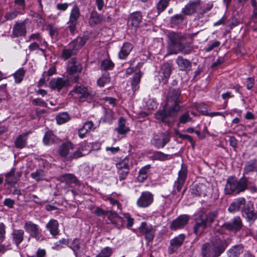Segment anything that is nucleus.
<instances>
[{
  "mask_svg": "<svg viewBox=\"0 0 257 257\" xmlns=\"http://www.w3.org/2000/svg\"><path fill=\"white\" fill-rule=\"evenodd\" d=\"M15 169L11 170L6 174V182L10 185H14L17 183V179L15 178Z\"/></svg>",
  "mask_w": 257,
  "mask_h": 257,
  "instance_id": "nucleus-52",
  "label": "nucleus"
},
{
  "mask_svg": "<svg viewBox=\"0 0 257 257\" xmlns=\"http://www.w3.org/2000/svg\"><path fill=\"white\" fill-rule=\"evenodd\" d=\"M242 214L248 221H254L257 218V214L253 211V204L250 201L245 203L242 209Z\"/></svg>",
  "mask_w": 257,
  "mask_h": 257,
  "instance_id": "nucleus-16",
  "label": "nucleus"
},
{
  "mask_svg": "<svg viewBox=\"0 0 257 257\" xmlns=\"http://www.w3.org/2000/svg\"><path fill=\"white\" fill-rule=\"evenodd\" d=\"M55 141V136L51 132H47L45 133L43 138V142L46 145L53 144Z\"/></svg>",
  "mask_w": 257,
  "mask_h": 257,
  "instance_id": "nucleus-54",
  "label": "nucleus"
},
{
  "mask_svg": "<svg viewBox=\"0 0 257 257\" xmlns=\"http://www.w3.org/2000/svg\"><path fill=\"white\" fill-rule=\"evenodd\" d=\"M104 21V18L102 15H99L96 11H93L91 12L88 20L89 25L93 27L101 24Z\"/></svg>",
  "mask_w": 257,
  "mask_h": 257,
  "instance_id": "nucleus-26",
  "label": "nucleus"
},
{
  "mask_svg": "<svg viewBox=\"0 0 257 257\" xmlns=\"http://www.w3.org/2000/svg\"><path fill=\"white\" fill-rule=\"evenodd\" d=\"M247 187V179L242 177L239 180L234 177L230 176L226 180L224 193L226 195L237 194L245 191Z\"/></svg>",
  "mask_w": 257,
  "mask_h": 257,
  "instance_id": "nucleus-2",
  "label": "nucleus"
},
{
  "mask_svg": "<svg viewBox=\"0 0 257 257\" xmlns=\"http://www.w3.org/2000/svg\"><path fill=\"white\" fill-rule=\"evenodd\" d=\"M31 177L37 181L42 180L45 176L44 171L43 170H37L31 174Z\"/></svg>",
  "mask_w": 257,
  "mask_h": 257,
  "instance_id": "nucleus-55",
  "label": "nucleus"
},
{
  "mask_svg": "<svg viewBox=\"0 0 257 257\" xmlns=\"http://www.w3.org/2000/svg\"><path fill=\"white\" fill-rule=\"evenodd\" d=\"M105 216H106L111 223L115 225L117 228H120L123 226V219L118 216L114 212L111 211H107Z\"/></svg>",
  "mask_w": 257,
  "mask_h": 257,
  "instance_id": "nucleus-25",
  "label": "nucleus"
},
{
  "mask_svg": "<svg viewBox=\"0 0 257 257\" xmlns=\"http://www.w3.org/2000/svg\"><path fill=\"white\" fill-rule=\"evenodd\" d=\"M42 44L37 42H33L29 46V50L30 52L38 50L40 49V47L44 46V45H42Z\"/></svg>",
  "mask_w": 257,
  "mask_h": 257,
  "instance_id": "nucleus-62",
  "label": "nucleus"
},
{
  "mask_svg": "<svg viewBox=\"0 0 257 257\" xmlns=\"http://www.w3.org/2000/svg\"><path fill=\"white\" fill-rule=\"evenodd\" d=\"M187 168L185 165H182L181 168L178 172L177 180L174 183V188L178 192H180L184 185L187 178Z\"/></svg>",
  "mask_w": 257,
  "mask_h": 257,
  "instance_id": "nucleus-15",
  "label": "nucleus"
},
{
  "mask_svg": "<svg viewBox=\"0 0 257 257\" xmlns=\"http://www.w3.org/2000/svg\"><path fill=\"white\" fill-rule=\"evenodd\" d=\"M176 62L181 71H189L192 67L191 61L183 58L182 56H178L176 59Z\"/></svg>",
  "mask_w": 257,
  "mask_h": 257,
  "instance_id": "nucleus-30",
  "label": "nucleus"
},
{
  "mask_svg": "<svg viewBox=\"0 0 257 257\" xmlns=\"http://www.w3.org/2000/svg\"><path fill=\"white\" fill-rule=\"evenodd\" d=\"M170 140L169 135H155L151 140V144L157 149L163 148Z\"/></svg>",
  "mask_w": 257,
  "mask_h": 257,
  "instance_id": "nucleus-19",
  "label": "nucleus"
},
{
  "mask_svg": "<svg viewBox=\"0 0 257 257\" xmlns=\"http://www.w3.org/2000/svg\"><path fill=\"white\" fill-rule=\"evenodd\" d=\"M217 216L216 211L210 212L206 214H200L195 219L193 232L197 235H201L204 230L211 225Z\"/></svg>",
  "mask_w": 257,
  "mask_h": 257,
  "instance_id": "nucleus-3",
  "label": "nucleus"
},
{
  "mask_svg": "<svg viewBox=\"0 0 257 257\" xmlns=\"http://www.w3.org/2000/svg\"><path fill=\"white\" fill-rule=\"evenodd\" d=\"M192 118L190 117L189 111H186L180 116L178 123L185 124L187 122L190 121Z\"/></svg>",
  "mask_w": 257,
  "mask_h": 257,
  "instance_id": "nucleus-57",
  "label": "nucleus"
},
{
  "mask_svg": "<svg viewBox=\"0 0 257 257\" xmlns=\"http://www.w3.org/2000/svg\"><path fill=\"white\" fill-rule=\"evenodd\" d=\"M227 244L218 236L211 240V244L205 243L201 247L202 257H218L225 250Z\"/></svg>",
  "mask_w": 257,
  "mask_h": 257,
  "instance_id": "nucleus-1",
  "label": "nucleus"
},
{
  "mask_svg": "<svg viewBox=\"0 0 257 257\" xmlns=\"http://www.w3.org/2000/svg\"><path fill=\"white\" fill-rule=\"evenodd\" d=\"M34 41L37 42V43H42V45H44V47L46 48L48 47V44L47 42L43 38L40 33H33L29 37V39L27 41Z\"/></svg>",
  "mask_w": 257,
  "mask_h": 257,
  "instance_id": "nucleus-39",
  "label": "nucleus"
},
{
  "mask_svg": "<svg viewBox=\"0 0 257 257\" xmlns=\"http://www.w3.org/2000/svg\"><path fill=\"white\" fill-rule=\"evenodd\" d=\"M24 231L23 229H14L11 233V237L13 243L18 246L24 240Z\"/></svg>",
  "mask_w": 257,
  "mask_h": 257,
  "instance_id": "nucleus-29",
  "label": "nucleus"
},
{
  "mask_svg": "<svg viewBox=\"0 0 257 257\" xmlns=\"http://www.w3.org/2000/svg\"><path fill=\"white\" fill-rule=\"evenodd\" d=\"M171 73L172 66L170 64L166 63L162 66L159 73L163 84L167 83Z\"/></svg>",
  "mask_w": 257,
  "mask_h": 257,
  "instance_id": "nucleus-23",
  "label": "nucleus"
},
{
  "mask_svg": "<svg viewBox=\"0 0 257 257\" xmlns=\"http://www.w3.org/2000/svg\"><path fill=\"white\" fill-rule=\"evenodd\" d=\"M115 130L120 135L125 134L130 131L129 128L125 126V120L123 117L119 118L118 126Z\"/></svg>",
  "mask_w": 257,
  "mask_h": 257,
  "instance_id": "nucleus-41",
  "label": "nucleus"
},
{
  "mask_svg": "<svg viewBox=\"0 0 257 257\" xmlns=\"http://www.w3.org/2000/svg\"><path fill=\"white\" fill-rule=\"evenodd\" d=\"M6 233V226L3 222L0 223V243H2L5 238Z\"/></svg>",
  "mask_w": 257,
  "mask_h": 257,
  "instance_id": "nucleus-60",
  "label": "nucleus"
},
{
  "mask_svg": "<svg viewBox=\"0 0 257 257\" xmlns=\"http://www.w3.org/2000/svg\"><path fill=\"white\" fill-rule=\"evenodd\" d=\"M70 247L73 250L75 257H81L86 252V246L84 243L77 238L74 239L71 242Z\"/></svg>",
  "mask_w": 257,
  "mask_h": 257,
  "instance_id": "nucleus-9",
  "label": "nucleus"
},
{
  "mask_svg": "<svg viewBox=\"0 0 257 257\" xmlns=\"http://www.w3.org/2000/svg\"><path fill=\"white\" fill-rule=\"evenodd\" d=\"M185 238L184 234H180L170 240L169 253L172 254L181 246Z\"/></svg>",
  "mask_w": 257,
  "mask_h": 257,
  "instance_id": "nucleus-21",
  "label": "nucleus"
},
{
  "mask_svg": "<svg viewBox=\"0 0 257 257\" xmlns=\"http://www.w3.org/2000/svg\"><path fill=\"white\" fill-rule=\"evenodd\" d=\"M87 145L86 146H87ZM85 146H81L77 150L75 151L72 154H70L68 156V160H72L73 159H77L78 158L83 156L84 155L82 154V151L84 150Z\"/></svg>",
  "mask_w": 257,
  "mask_h": 257,
  "instance_id": "nucleus-53",
  "label": "nucleus"
},
{
  "mask_svg": "<svg viewBox=\"0 0 257 257\" xmlns=\"http://www.w3.org/2000/svg\"><path fill=\"white\" fill-rule=\"evenodd\" d=\"M152 160H157L159 161H165L171 158V156L169 154H166L161 151H154L150 157Z\"/></svg>",
  "mask_w": 257,
  "mask_h": 257,
  "instance_id": "nucleus-37",
  "label": "nucleus"
},
{
  "mask_svg": "<svg viewBox=\"0 0 257 257\" xmlns=\"http://www.w3.org/2000/svg\"><path fill=\"white\" fill-rule=\"evenodd\" d=\"M133 46L130 43L123 44L118 53V58L120 59H125L132 50Z\"/></svg>",
  "mask_w": 257,
  "mask_h": 257,
  "instance_id": "nucleus-33",
  "label": "nucleus"
},
{
  "mask_svg": "<svg viewBox=\"0 0 257 257\" xmlns=\"http://www.w3.org/2000/svg\"><path fill=\"white\" fill-rule=\"evenodd\" d=\"M139 233L145 236V239L148 241H152L155 236V229L151 224H148L145 222L141 223L139 228Z\"/></svg>",
  "mask_w": 257,
  "mask_h": 257,
  "instance_id": "nucleus-8",
  "label": "nucleus"
},
{
  "mask_svg": "<svg viewBox=\"0 0 257 257\" xmlns=\"http://www.w3.org/2000/svg\"><path fill=\"white\" fill-rule=\"evenodd\" d=\"M110 81L109 73L108 72H104L101 76L97 81V85L100 87H103Z\"/></svg>",
  "mask_w": 257,
  "mask_h": 257,
  "instance_id": "nucleus-45",
  "label": "nucleus"
},
{
  "mask_svg": "<svg viewBox=\"0 0 257 257\" xmlns=\"http://www.w3.org/2000/svg\"><path fill=\"white\" fill-rule=\"evenodd\" d=\"M169 1L170 0H159L157 6L158 15L163 12L168 6Z\"/></svg>",
  "mask_w": 257,
  "mask_h": 257,
  "instance_id": "nucleus-56",
  "label": "nucleus"
},
{
  "mask_svg": "<svg viewBox=\"0 0 257 257\" xmlns=\"http://www.w3.org/2000/svg\"><path fill=\"white\" fill-rule=\"evenodd\" d=\"M22 14L20 8H15L11 11L7 12L4 16V18L7 21H12L16 19L19 14Z\"/></svg>",
  "mask_w": 257,
  "mask_h": 257,
  "instance_id": "nucleus-44",
  "label": "nucleus"
},
{
  "mask_svg": "<svg viewBox=\"0 0 257 257\" xmlns=\"http://www.w3.org/2000/svg\"><path fill=\"white\" fill-rule=\"evenodd\" d=\"M82 69V65L76 58H73L68 62L66 70L68 74L73 75L79 73L81 72Z\"/></svg>",
  "mask_w": 257,
  "mask_h": 257,
  "instance_id": "nucleus-20",
  "label": "nucleus"
},
{
  "mask_svg": "<svg viewBox=\"0 0 257 257\" xmlns=\"http://www.w3.org/2000/svg\"><path fill=\"white\" fill-rule=\"evenodd\" d=\"M251 6L253 8V18L257 22V1L256 0H251Z\"/></svg>",
  "mask_w": 257,
  "mask_h": 257,
  "instance_id": "nucleus-64",
  "label": "nucleus"
},
{
  "mask_svg": "<svg viewBox=\"0 0 257 257\" xmlns=\"http://www.w3.org/2000/svg\"><path fill=\"white\" fill-rule=\"evenodd\" d=\"M178 106H167L165 104L162 109L158 110L155 113V117L159 121L165 124H169L168 118L176 116L178 112Z\"/></svg>",
  "mask_w": 257,
  "mask_h": 257,
  "instance_id": "nucleus-5",
  "label": "nucleus"
},
{
  "mask_svg": "<svg viewBox=\"0 0 257 257\" xmlns=\"http://www.w3.org/2000/svg\"><path fill=\"white\" fill-rule=\"evenodd\" d=\"M182 102L181 97V91L179 88L169 89L167 96V106H178V112L180 111L182 106L180 103Z\"/></svg>",
  "mask_w": 257,
  "mask_h": 257,
  "instance_id": "nucleus-6",
  "label": "nucleus"
},
{
  "mask_svg": "<svg viewBox=\"0 0 257 257\" xmlns=\"http://www.w3.org/2000/svg\"><path fill=\"white\" fill-rule=\"evenodd\" d=\"M168 54H176L182 52L185 47L184 42L185 37L181 34L170 33L168 34Z\"/></svg>",
  "mask_w": 257,
  "mask_h": 257,
  "instance_id": "nucleus-4",
  "label": "nucleus"
},
{
  "mask_svg": "<svg viewBox=\"0 0 257 257\" xmlns=\"http://www.w3.org/2000/svg\"><path fill=\"white\" fill-rule=\"evenodd\" d=\"M189 219L190 217L188 215H181L173 220L170 224V228L174 230L181 229L188 223Z\"/></svg>",
  "mask_w": 257,
  "mask_h": 257,
  "instance_id": "nucleus-17",
  "label": "nucleus"
},
{
  "mask_svg": "<svg viewBox=\"0 0 257 257\" xmlns=\"http://www.w3.org/2000/svg\"><path fill=\"white\" fill-rule=\"evenodd\" d=\"M113 119V112L111 110L107 109L105 111L103 121L111 123Z\"/></svg>",
  "mask_w": 257,
  "mask_h": 257,
  "instance_id": "nucleus-59",
  "label": "nucleus"
},
{
  "mask_svg": "<svg viewBox=\"0 0 257 257\" xmlns=\"http://www.w3.org/2000/svg\"><path fill=\"white\" fill-rule=\"evenodd\" d=\"M59 223L57 220L52 219L46 224V228L52 236H56L59 233Z\"/></svg>",
  "mask_w": 257,
  "mask_h": 257,
  "instance_id": "nucleus-32",
  "label": "nucleus"
},
{
  "mask_svg": "<svg viewBox=\"0 0 257 257\" xmlns=\"http://www.w3.org/2000/svg\"><path fill=\"white\" fill-rule=\"evenodd\" d=\"M151 168V165H147L142 167L140 170L137 177L138 180L139 182H143L147 179L149 176V172Z\"/></svg>",
  "mask_w": 257,
  "mask_h": 257,
  "instance_id": "nucleus-38",
  "label": "nucleus"
},
{
  "mask_svg": "<svg viewBox=\"0 0 257 257\" xmlns=\"http://www.w3.org/2000/svg\"><path fill=\"white\" fill-rule=\"evenodd\" d=\"M80 17V12L79 8L76 5H74L70 14L69 21L67 22V28L69 30L71 34H74L76 29V26L78 24V20Z\"/></svg>",
  "mask_w": 257,
  "mask_h": 257,
  "instance_id": "nucleus-7",
  "label": "nucleus"
},
{
  "mask_svg": "<svg viewBox=\"0 0 257 257\" xmlns=\"http://www.w3.org/2000/svg\"><path fill=\"white\" fill-rule=\"evenodd\" d=\"M114 66V63L110 59H106L101 61L100 69L101 70L107 71L112 69Z\"/></svg>",
  "mask_w": 257,
  "mask_h": 257,
  "instance_id": "nucleus-50",
  "label": "nucleus"
},
{
  "mask_svg": "<svg viewBox=\"0 0 257 257\" xmlns=\"http://www.w3.org/2000/svg\"><path fill=\"white\" fill-rule=\"evenodd\" d=\"M112 253V249L109 247H105L101 250L96 257H110Z\"/></svg>",
  "mask_w": 257,
  "mask_h": 257,
  "instance_id": "nucleus-58",
  "label": "nucleus"
},
{
  "mask_svg": "<svg viewBox=\"0 0 257 257\" xmlns=\"http://www.w3.org/2000/svg\"><path fill=\"white\" fill-rule=\"evenodd\" d=\"M243 226L241 218L239 216H235L229 221L225 222L223 227L226 230L233 232H237Z\"/></svg>",
  "mask_w": 257,
  "mask_h": 257,
  "instance_id": "nucleus-11",
  "label": "nucleus"
},
{
  "mask_svg": "<svg viewBox=\"0 0 257 257\" xmlns=\"http://www.w3.org/2000/svg\"><path fill=\"white\" fill-rule=\"evenodd\" d=\"M56 119L57 123L61 124L67 122L70 119V117L67 112H64L57 115Z\"/></svg>",
  "mask_w": 257,
  "mask_h": 257,
  "instance_id": "nucleus-49",
  "label": "nucleus"
},
{
  "mask_svg": "<svg viewBox=\"0 0 257 257\" xmlns=\"http://www.w3.org/2000/svg\"><path fill=\"white\" fill-rule=\"evenodd\" d=\"M89 37L87 35H84L82 37H80V38H78L76 40H75L73 41L71 43V45H76L77 48H78V50L84 46L86 42L88 40Z\"/></svg>",
  "mask_w": 257,
  "mask_h": 257,
  "instance_id": "nucleus-47",
  "label": "nucleus"
},
{
  "mask_svg": "<svg viewBox=\"0 0 257 257\" xmlns=\"http://www.w3.org/2000/svg\"><path fill=\"white\" fill-rule=\"evenodd\" d=\"M74 145L71 142H66L62 144L59 149L58 153L59 156L62 158H66L69 156V153L73 150Z\"/></svg>",
  "mask_w": 257,
  "mask_h": 257,
  "instance_id": "nucleus-27",
  "label": "nucleus"
},
{
  "mask_svg": "<svg viewBox=\"0 0 257 257\" xmlns=\"http://www.w3.org/2000/svg\"><path fill=\"white\" fill-rule=\"evenodd\" d=\"M72 92L78 95L80 101L91 100L94 95L93 93L88 91L86 87L81 85L75 87Z\"/></svg>",
  "mask_w": 257,
  "mask_h": 257,
  "instance_id": "nucleus-10",
  "label": "nucleus"
},
{
  "mask_svg": "<svg viewBox=\"0 0 257 257\" xmlns=\"http://www.w3.org/2000/svg\"><path fill=\"white\" fill-rule=\"evenodd\" d=\"M60 180L61 182H66V183H75L77 184L78 182L76 177L72 174H65L60 177Z\"/></svg>",
  "mask_w": 257,
  "mask_h": 257,
  "instance_id": "nucleus-43",
  "label": "nucleus"
},
{
  "mask_svg": "<svg viewBox=\"0 0 257 257\" xmlns=\"http://www.w3.org/2000/svg\"><path fill=\"white\" fill-rule=\"evenodd\" d=\"M24 228L30 236L39 239L41 237V233L38 226L31 221L25 222Z\"/></svg>",
  "mask_w": 257,
  "mask_h": 257,
  "instance_id": "nucleus-13",
  "label": "nucleus"
},
{
  "mask_svg": "<svg viewBox=\"0 0 257 257\" xmlns=\"http://www.w3.org/2000/svg\"><path fill=\"white\" fill-rule=\"evenodd\" d=\"M243 246L242 244L235 245L232 246L227 251L228 257H239L243 251Z\"/></svg>",
  "mask_w": 257,
  "mask_h": 257,
  "instance_id": "nucleus-34",
  "label": "nucleus"
},
{
  "mask_svg": "<svg viewBox=\"0 0 257 257\" xmlns=\"http://www.w3.org/2000/svg\"><path fill=\"white\" fill-rule=\"evenodd\" d=\"M26 24V21L16 22L13 27L11 37L17 38L25 36L27 34Z\"/></svg>",
  "mask_w": 257,
  "mask_h": 257,
  "instance_id": "nucleus-12",
  "label": "nucleus"
},
{
  "mask_svg": "<svg viewBox=\"0 0 257 257\" xmlns=\"http://www.w3.org/2000/svg\"><path fill=\"white\" fill-rule=\"evenodd\" d=\"M257 171V161L250 160L244 167L243 175L248 174L251 172Z\"/></svg>",
  "mask_w": 257,
  "mask_h": 257,
  "instance_id": "nucleus-40",
  "label": "nucleus"
},
{
  "mask_svg": "<svg viewBox=\"0 0 257 257\" xmlns=\"http://www.w3.org/2000/svg\"><path fill=\"white\" fill-rule=\"evenodd\" d=\"M186 15L182 13V14H176L172 16L170 20L171 25L173 26H177L182 24Z\"/></svg>",
  "mask_w": 257,
  "mask_h": 257,
  "instance_id": "nucleus-42",
  "label": "nucleus"
},
{
  "mask_svg": "<svg viewBox=\"0 0 257 257\" xmlns=\"http://www.w3.org/2000/svg\"><path fill=\"white\" fill-rule=\"evenodd\" d=\"M68 81L60 77L54 78L51 79L49 82V87L53 90H57L59 91L63 87H64Z\"/></svg>",
  "mask_w": 257,
  "mask_h": 257,
  "instance_id": "nucleus-22",
  "label": "nucleus"
},
{
  "mask_svg": "<svg viewBox=\"0 0 257 257\" xmlns=\"http://www.w3.org/2000/svg\"><path fill=\"white\" fill-rule=\"evenodd\" d=\"M70 47L71 48L64 49L62 50L61 57L64 60H67L72 56L75 55L78 51V48L76 45H71L70 44Z\"/></svg>",
  "mask_w": 257,
  "mask_h": 257,
  "instance_id": "nucleus-35",
  "label": "nucleus"
},
{
  "mask_svg": "<svg viewBox=\"0 0 257 257\" xmlns=\"http://www.w3.org/2000/svg\"><path fill=\"white\" fill-rule=\"evenodd\" d=\"M154 195L149 191H144L137 200V205L140 207L146 208L149 206L153 202Z\"/></svg>",
  "mask_w": 257,
  "mask_h": 257,
  "instance_id": "nucleus-14",
  "label": "nucleus"
},
{
  "mask_svg": "<svg viewBox=\"0 0 257 257\" xmlns=\"http://www.w3.org/2000/svg\"><path fill=\"white\" fill-rule=\"evenodd\" d=\"M201 8V0H190L182 10L184 15H191Z\"/></svg>",
  "mask_w": 257,
  "mask_h": 257,
  "instance_id": "nucleus-18",
  "label": "nucleus"
},
{
  "mask_svg": "<svg viewBox=\"0 0 257 257\" xmlns=\"http://www.w3.org/2000/svg\"><path fill=\"white\" fill-rule=\"evenodd\" d=\"M142 19V15L140 11L134 12L132 13L128 17L127 22L128 26L137 28L141 23Z\"/></svg>",
  "mask_w": 257,
  "mask_h": 257,
  "instance_id": "nucleus-24",
  "label": "nucleus"
},
{
  "mask_svg": "<svg viewBox=\"0 0 257 257\" xmlns=\"http://www.w3.org/2000/svg\"><path fill=\"white\" fill-rule=\"evenodd\" d=\"M117 169H122L124 170H130V164L129 160L127 158H124L116 164Z\"/></svg>",
  "mask_w": 257,
  "mask_h": 257,
  "instance_id": "nucleus-48",
  "label": "nucleus"
},
{
  "mask_svg": "<svg viewBox=\"0 0 257 257\" xmlns=\"http://www.w3.org/2000/svg\"><path fill=\"white\" fill-rule=\"evenodd\" d=\"M142 77V74L140 71L136 73L132 80L131 85L133 90L135 91L139 88V84L140 82L141 78Z\"/></svg>",
  "mask_w": 257,
  "mask_h": 257,
  "instance_id": "nucleus-46",
  "label": "nucleus"
},
{
  "mask_svg": "<svg viewBox=\"0 0 257 257\" xmlns=\"http://www.w3.org/2000/svg\"><path fill=\"white\" fill-rule=\"evenodd\" d=\"M192 193L198 196L204 197L206 195L208 188L203 183L196 184L192 188Z\"/></svg>",
  "mask_w": 257,
  "mask_h": 257,
  "instance_id": "nucleus-31",
  "label": "nucleus"
},
{
  "mask_svg": "<svg viewBox=\"0 0 257 257\" xmlns=\"http://www.w3.org/2000/svg\"><path fill=\"white\" fill-rule=\"evenodd\" d=\"M26 73L25 70L23 68L18 69L14 74L15 82L20 83L23 80Z\"/></svg>",
  "mask_w": 257,
  "mask_h": 257,
  "instance_id": "nucleus-51",
  "label": "nucleus"
},
{
  "mask_svg": "<svg viewBox=\"0 0 257 257\" xmlns=\"http://www.w3.org/2000/svg\"><path fill=\"white\" fill-rule=\"evenodd\" d=\"M117 173L118 175V178L120 181L124 180L126 178V177L130 172V171H128V170H124L122 169H117Z\"/></svg>",
  "mask_w": 257,
  "mask_h": 257,
  "instance_id": "nucleus-61",
  "label": "nucleus"
},
{
  "mask_svg": "<svg viewBox=\"0 0 257 257\" xmlns=\"http://www.w3.org/2000/svg\"><path fill=\"white\" fill-rule=\"evenodd\" d=\"M246 203L245 199L243 198H238L231 203L228 208V210L230 212H235L239 211L240 209H242L243 206Z\"/></svg>",
  "mask_w": 257,
  "mask_h": 257,
  "instance_id": "nucleus-28",
  "label": "nucleus"
},
{
  "mask_svg": "<svg viewBox=\"0 0 257 257\" xmlns=\"http://www.w3.org/2000/svg\"><path fill=\"white\" fill-rule=\"evenodd\" d=\"M28 134L29 133H23L17 137L15 141V146L16 148L22 149L26 146Z\"/></svg>",
  "mask_w": 257,
  "mask_h": 257,
  "instance_id": "nucleus-36",
  "label": "nucleus"
},
{
  "mask_svg": "<svg viewBox=\"0 0 257 257\" xmlns=\"http://www.w3.org/2000/svg\"><path fill=\"white\" fill-rule=\"evenodd\" d=\"M12 249V244L10 243L2 244L0 243V253H4L8 250Z\"/></svg>",
  "mask_w": 257,
  "mask_h": 257,
  "instance_id": "nucleus-63",
  "label": "nucleus"
}]
</instances>
